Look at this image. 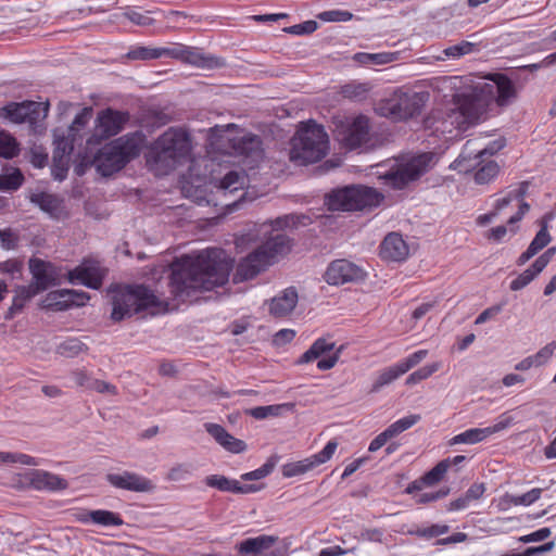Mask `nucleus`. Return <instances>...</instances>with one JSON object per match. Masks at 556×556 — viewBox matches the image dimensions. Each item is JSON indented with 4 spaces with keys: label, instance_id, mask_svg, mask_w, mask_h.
Here are the masks:
<instances>
[{
    "label": "nucleus",
    "instance_id": "obj_39",
    "mask_svg": "<svg viewBox=\"0 0 556 556\" xmlns=\"http://www.w3.org/2000/svg\"><path fill=\"white\" fill-rule=\"evenodd\" d=\"M24 182V176L18 168H8L0 175V190L1 191H15Z\"/></svg>",
    "mask_w": 556,
    "mask_h": 556
},
{
    "label": "nucleus",
    "instance_id": "obj_24",
    "mask_svg": "<svg viewBox=\"0 0 556 556\" xmlns=\"http://www.w3.org/2000/svg\"><path fill=\"white\" fill-rule=\"evenodd\" d=\"M409 249L403 237L397 232H390L380 244V256L392 262L404 261Z\"/></svg>",
    "mask_w": 556,
    "mask_h": 556
},
{
    "label": "nucleus",
    "instance_id": "obj_63",
    "mask_svg": "<svg viewBox=\"0 0 556 556\" xmlns=\"http://www.w3.org/2000/svg\"><path fill=\"white\" fill-rule=\"evenodd\" d=\"M338 447L336 440H330L327 445L318 454H315V465L324 464L328 462L334 454Z\"/></svg>",
    "mask_w": 556,
    "mask_h": 556
},
{
    "label": "nucleus",
    "instance_id": "obj_44",
    "mask_svg": "<svg viewBox=\"0 0 556 556\" xmlns=\"http://www.w3.org/2000/svg\"><path fill=\"white\" fill-rule=\"evenodd\" d=\"M479 50V45L464 40L457 45L447 47L444 50V54L450 59H458L460 56L478 52Z\"/></svg>",
    "mask_w": 556,
    "mask_h": 556
},
{
    "label": "nucleus",
    "instance_id": "obj_56",
    "mask_svg": "<svg viewBox=\"0 0 556 556\" xmlns=\"http://www.w3.org/2000/svg\"><path fill=\"white\" fill-rule=\"evenodd\" d=\"M316 17L323 22H348L353 18V14L344 10H328L317 14Z\"/></svg>",
    "mask_w": 556,
    "mask_h": 556
},
{
    "label": "nucleus",
    "instance_id": "obj_17",
    "mask_svg": "<svg viewBox=\"0 0 556 556\" xmlns=\"http://www.w3.org/2000/svg\"><path fill=\"white\" fill-rule=\"evenodd\" d=\"M104 270L96 260L86 258L73 270L68 271V281L83 285L90 289H99L102 285Z\"/></svg>",
    "mask_w": 556,
    "mask_h": 556
},
{
    "label": "nucleus",
    "instance_id": "obj_23",
    "mask_svg": "<svg viewBox=\"0 0 556 556\" xmlns=\"http://www.w3.org/2000/svg\"><path fill=\"white\" fill-rule=\"evenodd\" d=\"M528 187L529 184L527 181H522L519 184L517 188L510 190L509 192H507L506 195L496 200L494 204V210L497 214L501 211H503L506 206H508L513 201L520 202L518 212L508 219V225H514L520 222L523 218V216L529 212L530 205L523 201V198L528 191Z\"/></svg>",
    "mask_w": 556,
    "mask_h": 556
},
{
    "label": "nucleus",
    "instance_id": "obj_20",
    "mask_svg": "<svg viewBox=\"0 0 556 556\" xmlns=\"http://www.w3.org/2000/svg\"><path fill=\"white\" fill-rule=\"evenodd\" d=\"M345 345L337 346L336 342L328 338H318L315 340V366L319 370H328L334 367Z\"/></svg>",
    "mask_w": 556,
    "mask_h": 556
},
{
    "label": "nucleus",
    "instance_id": "obj_61",
    "mask_svg": "<svg viewBox=\"0 0 556 556\" xmlns=\"http://www.w3.org/2000/svg\"><path fill=\"white\" fill-rule=\"evenodd\" d=\"M505 144H506V142L504 139H496V140L490 142L484 149H481L478 151L472 150V155L477 156L478 159L479 157L488 159L489 156H492L495 153H497L500 150H502L505 147Z\"/></svg>",
    "mask_w": 556,
    "mask_h": 556
},
{
    "label": "nucleus",
    "instance_id": "obj_60",
    "mask_svg": "<svg viewBox=\"0 0 556 556\" xmlns=\"http://www.w3.org/2000/svg\"><path fill=\"white\" fill-rule=\"evenodd\" d=\"M90 117H91V110L90 109H84L81 112H79L75 116V118H74V121H73V123H72V125H71V127L68 129V131H70L68 136L70 137H75L76 136V131L83 129L88 124Z\"/></svg>",
    "mask_w": 556,
    "mask_h": 556
},
{
    "label": "nucleus",
    "instance_id": "obj_25",
    "mask_svg": "<svg viewBox=\"0 0 556 556\" xmlns=\"http://www.w3.org/2000/svg\"><path fill=\"white\" fill-rule=\"evenodd\" d=\"M206 432L226 451L240 454L247 450L244 441L231 435L223 426L213 422L204 425Z\"/></svg>",
    "mask_w": 556,
    "mask_h": 556
},
{
    "label": "nucleus",
    "instance_id": "obj_54",
    "mask_svg": "<svg viewBox=\"0 0 556 556\" xmlns=\"http://www.w3.org/2000/svg\"><path fill=\"white\" fill-rule=\"evenodd\" d=\"M287 405H267L256 406L249 410V414L255 419H265L269 416H278Z\"/></svg>",
    "mask_w": 556,
    "mask_h": 556
},
{
    "label": "nucleus",
    "instance_id": "obj_38",
    "mask_svg": "<svg viewBox=\"0 0 556 556\" xmlns=\"http://www.w3.org/2000/svg\"><path fill=\"white\" fill-rule=\"evenodd\" d=\"M38 293L40 292L31 285L17 287L15 289V295L13 298L12 305L10 307V313L15 314L21 312L25 304Z\"/></svg>",
    "mask_w": 556,
    "mask_h": 556
},
{
    "label": "nucleus",
    "instance_id": "obj_32",
    "mask_svg": "<svg viewBox=\"0 0 556 556\" xmlns=\"http://www.w3.org/2000/svg\"><path fill=\"white\" fill-rule=\"evenodd\" d=\"M486 488L484 483L471 484L465 494L450 503L448 510L457 511L466 509L472 502L480 500Z\"/></svg>",
    "mask_w": 556,
    "mask_h": 556
},
{
    "label": "nucleus",
    "instance_id": "obj_18",
    "mask_svg": "<svg viewBox=\"0 0 556 556\" xmlns=\"http://www.w3.org/2000/svg\"><path fill=\"white\" fill-rule=\"evenodd\" d=\"M276 536L263 534L245 539L237 547L239 553L251 556H283V549L276 546Z\"/></svg>",
    "mask_w": 556,
    "mask_h": 556
},
{
    "label": "nucleus",
    "instance_id": "obj_35",
    "mask_svg": "<svg viewBox=\"0 0 556 556\" xmlns=\"http://www.w3.org/2000/svg\"><path fill=\"white\" fill-rule=\"evenodd\" d=\"M372 86L370 83L352 81L341 88V94L343 98L362 102L369 96Z\"/></svg>",
    "mask_w": 556,
    "mask_h": 556
},
{
    "label": "nucleus",
    "instance_id": "obj_62",
    "mask_svg": "<svg viewBox=\"0 0 556 556\" xmlns=\"http://www.w3.org/2000/svg\"><path fill=\"white\" fill-rule=\"evenodd\" d=\"M74 140L75 137H72L71 140L68 138H58L55 140V152L53 159L55 160L56 155H59L60 159H62L63 155L70 154L74 149Z\"/></svg>",
    "mask_w": 556,
    "mask_h": 556
},
{
    "label": "nucleus",
    "instance_id": "obj_21",
    "mask_svg": "<svg viewBox=\"0 0 556 556\" xmlns=\"http://www.w3.org/2000/svg\"><path fill=\"white\" fill-rule=\"evenodd\" d=\"M106 481L116 489L131 492H152L155 489L150 479L131 471L109 473Z\"/></svg>",
    "mask_w": 556,
    "mask_h": 556
},
{
    "label": "nucleus",
    "instance_id": "obj_30",
    "mask_svg": "<svg viewBox=\"0 0 556 556\" xmlns=\"http://www.w3.org/2000/svg\"><path fill=\"white\" fill-rule=\"evenodd\" d=\"M204 482L210 488L235 494H248L258 491V488L254 485H242L238 480L229 479L223 475L207 476Z\"/></svg>",
    "mask_w": 556,
    "mask_h": 556
},
{
    "label": "nucleus",
    "instance_id": "obj_7",
    "mask_svg": "<svg viewBox=\"0 0 556 556\" xmlns=\"http://www.w3.org/2000/svg\"><path fill=\"white\" fill-rule=\"evenodd\" d=\"M163 302L147 287L123 286L113 291L111 318L121 321L149 308L160 307Z\"/></svg>",
    "mask_w": 556,
    "mask_h": 556
},
{
    "label": "nucleus",
    "instance_id": "obj_49",
    "mask_svg": "<svg viewBox=\"0 0 556 556\" xmlns=\"http://www.w3.org/2000/svg\"><path fill=\"white\" fill-rule=\"evenodd\" d=\"M313 466V462L308 458L303 460L291 462L282 466V475L286 478H291L305 473Z\"/></svg>",
    "mask_w": 556,
    "mask_h": 556
},
{
    "label": "nucleus",
    "instance_id": "obj_2",
    "mask_svg": "<svg viewBox=\"0 0 556 556\" xmlns=\"http://www.w3.org/2000/svg\"><path fill=\"white\" fill-rule=\"evenodd\" d=\"M232 269V260L222 249H206L195 255H184L172 268L169 291L175 300L186 301L195 291H210L224 286Z\"/></svg>",
    "mask_w": 556,
    "mask_h": 556
},
{
    "label": "nucleus",
    "instance_id": "obj_6",
    "mask_svg": "<svg viewBox=\"0 0 556 556\" xmlns=\"http://www.w3.org/2000/svg\"><path fill=\"white\" fill-rule=\"evenodd\" d=\"M434 153L425 152L396 161L389 167L378 164L376 174L386 186L401 190L430 170L434 165Z\"/></svg>",
    "mask_w": 556,
    "mask_h": 556
},
{
    "label": "nucleus",
    "instance_id": "obj_28",
    "mask_svg": "<svg viewBox=\"0 0 556 556\" xmlns=\"http://www.w3.org/2000/svg\"><path fill=\"white\" fill-rule=\"evenodd\" d=\"M296 302V290L292 287L287 288L280 294L270 300L269 313L276 318L286 317L294 309Z\"/></svg>",
    "mask_w": 556,
    "mask_h": 556
},
{
    "label": "nucleus",
    "instance_id": "obj_51",
    "mask_svg": "<svg viewBox=\"0 0 556 556\" xmlns=\"http://www.w3.org/2000/svg\"><path fill=\"white\" fill-rule=\"evenodd\" d=\"M439 369H440V363H433L430 365H426V366L417 369L413 374H410L406 379V384H408V386L416 384V383L420 382L421 380L429 378Z\"/></svg>",
    "mask_w": 556,
    "mask_h": 556
},
{
    "label": "nucleus",
    "instance_id": "obj_58",
    "mask_svg": "<svg viewBox=\"0 0 556 556\" xmlns=\"http://www.w3.org/2000/svg\"><path fill=\"white\" fill-rule=\"evenodd\" d=\"M192 473V469L189 465L179 464L169 469L166 475V479L169 481H185Z\"/></svg>",
    "mask_w": 556,
    "mask_h": 556
},
{
    "label": "nucleus",
    "instance_id": "obj_40",
    "mask_svg": "<svg viewBox=\"0 0 556 556\" xmlns=\"http://www.w3.org/2000/svg\"><path fill=\"white\" fill-rule=\"evenodd\" d=\"M420 420L419 415H408L391 424L384 431L388 439L391 440L407 429L412 428Z\"/></svg>",
    "mask_w": 556,
    "mask_h": 556
},
{
    "label": "nucleus",
    "instance_id": "obj_55",
    "mask_svg": "<svg viewBox=\"0 0 556 556\" xmlns=\"http://www.w3.org/2000/svg\"><path fill=\"white\" fill-rule=\"evenodd\" d=\"M543 490L540 488H534L530 490L529 492L521 494V495H511L510 496V503L515 506H529L536 502L542 494Z\"/></svg>",
    "mask_w": 556,
    "mask_h": 556
},
{
    "label": "nucleus",
    "instance_id": "obj_57",
    "mask_svg": "<svg viewBox=\"0 0 556 556\" xmlns=\"http://www.w3.org/2000/svg\"><path fill=\"white\" fill-rule=\"evenodd\" d=\"M85 349V344L78 339H68L62 342L59 346V351L62 355L73 357L78 355Z\"/></svg>",
    "mask_w": 556,
    "mask_h": 556
},
{
    "label": "nucleus",
    "instance_id": "obj_5",
    "mask_svg": "<svg viewBox=\"0 0 556 556\" xmlns=\"http://www.w3.org/2000/svg\"><path fill=\"white\" fill-rule=\"evenodd\" d=\"M290 248V241L286 235L277 233L270 237L238 264L233 282L238 283L253 279L273 265L279 256L288 253Z\"/></svg>",
    "mask_w": 556,
    "mask_h": 556
},
{
    "label": "nucleus",
    "instance_id": "obj_14",
    "mask_svg": "<svg viewBox=\"0 0 556 556\" xmlns=\"http://www.w3.org/2000/svg\"><path fill=\"white\" fill-rule=\"evenodd\" d=\"M341 135L343 144L350 150L367 144L370 140L369 118L365 115H358L346 119Z\"/></svg>",
    "mask_w": 556,
    "mask_h": 556
},
{
    "label": "nucleus",
    "instance_id": "obj_12",
    "mask_svg": "<svg viewBox=\"0 0 556 556\" xmlns=\"http://www.w3.org/2000/svg\"><path fill=\"white\" fill-rule=\"evenodd\" d=\"M160 51L161 58L175 59L201 68H212L218 64L217 59L205 54L202 49L179 42L160 47Z\"/></svg>",
    "mask_w": 556,
    "mask_h": 556
},
{
    "label": "nucleus",
    "instance_id": "obj_26",
    "mask_svg": "<svg viewBox=\"0 0 556 556\" xmlns=\"http://www.w3.org/2000/svg\"><path fill=\"white\" fill-rule=\"evenodd\" d=\"M39 104L33 101L11 102L0 109V116L10 119L13 123L21 124L35 119L34 114L37 112Z\"/></svg>",
    "mask_w": 556,
    "mask_h": 556
},
{
    "label": "nucleus",
    "instance_id": "obj_8",
    "mask_svg": "<svg viewBox=\"0 0 556 556\" xmlns=\"http://www.w3.org/2000/svg\"><path fill=\"white\" fill-rule=\"evenodd\" d=\"M383 199V194L372 187L352 185L326 194L325 205L330 211H364L379 206Z\"/></svg>",
    "mask_w": 556,
    "mask_h": 556
},
{
    "label": "nucleus",
    "instance_id": "obj_33",
    "mask_svg": "<svg viewBox=\"0 0 556 556\" xmlns=\"http://www.w3.org/2000/svg\"><path fill=\"white\" fill-rule=\"evenodd\" d=\"M247 182V177L242 172L230 170L227 173L216 185L217 191L226 195L243 189Z\"/></svg>",
    "mask_w": 556,
    "mask_h": 556
},
{
    "label": "nucleus",
    "instance_id": "obj_64",
    "mask_svg": "<svg viewBox=\"0 0 556 556\" xmlns=\"http://www.w3.org/2000/svg\"><path fill=\"white\" fill-rule=\"evenodd\" d=\"M23 263L20 260L12 258L0 263V271L11 276L20 275Z\"/></svg>",
    "mask_w": 556,
    "mask_h": 556
},
{
    "label": "nucleus",
    "instance_id": "obj_37",
    "mask_svg": "<svg viewBox=\"0 0 556 556\" xmlns=\"http://www.w3.org/2000/svg\"><path fill=\"white\" fill-rule=\"evenodd\" d=\"M30 199L33 203L53 217H56L61 211V201L53 194L40 192L33 194Z\"/></svg>",
    "mask_w": 556,
    "mask_h": 556
},
{
    "label": "nucleus",
    "instance_id": "obj_15",
    "mask_svg": "<svg viewBox=\"0 0 556 556\" xmlns=\"http://www.w3.org/2000/svg\"><path fill=\"white\" fill-rule=\"evenodd\" d=\"M365 276L364 269L356 264L348 260H336L327 267L325 280L329 285L339 286L361 281Z\"/></svg>",
    "mask_w": 556,
    "mask_h": 556
},
{
    "label": "nucleus",
    "instance_id": "obj_3",
    "mask_svg": "<svg viewBox=\"0 0 556 556\" xmlns=\"http://www.w3.org/2000/svg\"><path fill=\"white\" fill-rule=\"evenodd\" d=\"M191 149L188 131L170 127L152 143L147 163L156 175H167L189 156Z\"/></svg>",
    "mask_w": 556,
    "mask_h": 556
},
{
    "label": "nucleus",
    "instance_id": "obj_52",
    "mask_svg": "<svg viewBox=\"0 0 556 556\" xmlns=\"http://www.w3.org/2000/svg\"><path fill=\"white\" fill-rule=\"evenodd\" d=\"M276 465L275 458H269L260 468L241 475V479L244 481L261 480L267 477L274 470Z\"/></svg>",
    "mask_w": 556,
    "mask_h": 556
},
{
    "label": "nucleus",
    "instance_id": "obj_43",
    "mask_svg": "<svg viewBox=\"0 0 556 556\" xmlns=\"http://www.w3.org/2000/svg\"><path fill=\"white\" fill-rule=\"evenodd\" d=\"M329 151V137L324 127L315 123V163L321 160Z\"/></svg>",
    "mask_w": 556,
    "mask_h": 556
},
{
    "label": "nucleus",
    "instance_id": "obj_45",
    "mask_svg": "<svg viewBox=\"0 0 556 556\" xmlns=\"http://www.w3.org/2000/svg\"><path fill=\"white\" fill-rule=\"evenodd\" d=\"M0 464H21L25 466H38L39 462L27 454L0 452Z\"/></svg>",
    "mask_w": 556,
    "mask_h": 556
},
{
    "label": "nucleus",
    "instance_id": "obj_19",
    "mask_svg": "<svg viewBox=\"0 0 556 556\" xmlns=\"http://www.w3.org/2000/svg\"><path fill=\"white\" fill-rule=\"evenodd\" d=\"M89 299V295L83 291L56 290L47 294L43 300V307L52 311H65L71 306H83Z\"/></svg>",
    "mask_w": 556,
    "mask_h": 556
},
{
    "label": "nucleus",
    "instance_id": "obj_11",
    "mask_svg": "<svg viewBox=\"0 0 556 556\" xmlns=\"http://www.w3.org/2000/svg\"><path fill=\"white\" fill-rule=\"evenodd\" d=\"M129 119L127 112L106 109L98 114L94 132L87 140L88 144H100L101 141L121 132Z\"/></svg>",
    "mask_w": 556,
    "mask_h": 556
},
{
    "label": "nucleus",
    "instance_id": "obj_59",
    "mask_svg": "<svg viewBox=\"0 0 556 556\" xmlns=\"http://www.w3.org/2000/svg\"><path fill=\"white\" fill-rule=\"evenodd\" d=\"M555 547V542L551 541L540 546L528 547L522 553L506 554L503 556H544V554L552 552Z\"/></svg>",
    "mask_w": 556,
    "mask_h": 556
},
{
    "label": "nucleus",
    "instance_id": "obj_9",
    "mask_svg": "<svg viewBox=\"0 0 556 556\" xmlns=\"http://www.w3.org/2000/svg\"><path fill=\"white\" fill-rule=\"evenodd\" d=\"M427 91L396 90L391 97L381 101L376 111L379 115L395 122L408 121L420 115L429 101Z\"/></svg>",
    "mask_w": 556,
    "mask_h": 556
},
{
    "label": "nucleus",
    "instance_id": "obj_27",
    "mask_svg": "<svg viewBox=\"0 0 556 556\" xmlns=\"http://www.w3.org/2000/svg\"><path fill=\"white\" fill-rule=\"evenodd\" d=\"M30 485L38 491H61L67 488V481L58 475L45 470L28 473Z\"/></svg>",
    "mask_w": 556,
    "mask_h": 556
},
{
    "label": "nucleus",
    "instance_id": "obj_10",
    "mask_svg": "<svg viewBox=\"0 0 556 556\" xmlns=\"http://www.w3.org/2000/svg\"><path fill=\"white\" fill-rule=\"evenodd\" d=\"M451 167L460 173L475 170L473 180L478 185H485L492 181L500 172L498 164L489 159H481L472 155L470 141H467L458 157Z\"/></svg>",
    "mask_w": 556,
    "mask_h": 556
},
{
    "label": "nucleus",
    "instance_id": "obj_16",
    "mask_svg": "<svg viewBox=\"0 0 556 556\" xmlns=\"http://www.w3.org/2000/svg\"><path fill=\"white\" fill-rule=\"evenodd\" d=\"M514 418L507 414H502L497 421L490 427L485 428H470L453 437L450 441L451 445L455 444H476L486 438L501 432L511 426Z\"/></svg>",
    "mask_w": 556,
    "mask_h": 556
},
{
    "label": "nucleus",
    "instance_id": "obj_53",
    "mask_svg": "<svg viewBox=\"0 0 556 556\" xmlns=\"http://www.w3.org/2000/svg\"><path fill=\"white\" fill-rule=\"evenodd\" d=\"M427 355H428L427 350H418V351L412 353L410 355H408L407 357L401 359L396 364L399 365L400 370L403 374H406L408 370H410L412 368L417 366L424 358H426Z\"/></svg>",
    "mask_w": 556,
    "mask_h": 556
},
{
    "label": "nucleus",
    "instance_id": "obj_31",
    "mask_svg": "<svg viewBox=\"0 0 556 556\" xmlns=\"http://www.w3.org/2000/svg\"><path fill=\"white\" fill-rule=\"evenodd\" d=\"M261 144L262 142L257 136L248 134L238 139H235L232 148L239 155L257 157L262 152Z\"/></svg>",
    "mask_w": 556,
    "mask_h": 556
},
{
    "label": "nucleus",
    "instance_id": "obj_4",
    "mask_svg": "<svg viewBox=\"0 0 556 556\" xmlns=\"http://www.w3.org/2000/svg\"><path fill=\"white\" fill-rule=\"evenodd\" d=\"M143 140L140 132H132L106 143L93 159L97 170L102 176H111L121 170L140 154Z\"/></svg>",
    "mask_w": 556,
    "mask_h": 556
},
{
    "label": "nucleus",
    "instance_id": "obj_13",
    "mask_svg": "<svg viewBox=\"0 0 556 556\" xmlns=\"http://www.w3.org/2000/svg\"><path fill=\"white\" fill-rule=\"evenodd\" d=\"M290 160L296 165H306L313 162V119L301 123L291 139Z\"/></svg>",
    "mask_w": 556,
    "mask_h": 556
},
{
    "label": "nucleus",
    "instance_id": "obj_36",
    "mask_svg": "<svg viewBox=\"0 0 556 556\" xmlns=\"http://www.w3.org/2000/svg\"><path fill=\"white\" fill-rule=\"evenodd\" d=\"M90 517L92 525L104 528L121 527L124 525V520L118 513L106 509L92 510V515H90Z\"/></svg>",
    "mask_w": 556,
    "mask_h": 556
},
{
    "label": "nucleus",
    "instance_id": "obj_42",
    "mask_svg": "<svg viewBox=\"0 0 556 556\" xmlns=\"http://www.w3.org/2000/svg\"><path fill=\"white\" fill-rule=\"evenodd\" d=\"M404 375L401 370L397 364H394L386 369H383L375 380L371 387V392H378L381 388H383L387 384H390L394 380H396L399 377Z\"/></svg>",
    "mask_w": 556,
    "mask_h": 556
},
{
    "label": "nucleus",
    "instance_id": "obj_46",
    "mask_svg": "<svg viewBox=\"0 0 556 556\" xmlns=\"http://www.w3.org/2000/svg\"><path fill=\"white\" fill-rule=\"evenodd\" d=\"M18 144L9 132H0V156L12 159L18 153Z\"/></svg>",
    "mask_w": 556,
    "mask_h": 556
},
{
    "label": "nucleus",
    "instance_id": "obj_48",
    "mask_svg": "<svg viewBox=\"0 0 556 556\" xmlns=\"http://www.w3.org/2000/svg\"><path fill=\"white\" fill-rule=\"evenodd\" d=\"M447 472V462H439L431 470L426 472L421 478L426 483V486H432L439 483Z\"/></svg>",
    "mask_w": 556,
    "mask_h": 556
},
{
    "label": "nucleus",
    "instance_id": "obj_1",
    "mask_svg": "<svg viewBox=\"0 0 556 556\" xmlns=\"http://www.w3.org/2000/svg\"><path fill=\"white\" fill-rule=\"evenodd\" d=\"M454 91L448 112L433 110L424 119L425 129L440 136L452 134L454 129L465 131L485 122L492 105L506 108L518 97V87L513 78L504 73H490L480 79L475 77L452 76L445 79Z\"/></svg>",
    "mask_w": 556,
    "mask_h": 556
},
{
    "label": "nucleus",
    "instance_id": "obj_29",
    "mask_svg": "<svg viewBox=\"0 0 556 556\" xmlns=\"http://www.w3.org/2000/svg\"><path fill=\"white\" fill-rule=\"evenodd\" d=\"M552 241V237L548 232V226L546 217L541 220V228L536 232L533 240L530 242L529 247L525 252H522L516 261L518 266L525 265L529 260L535 256L541 250L548 245Z\"/></svg>",
    "mask_w": 556,
    "mask_h": 556
},
{
    "label": "nucleus",
    "instance_id": "obj_50",
    "mask_svg": "<svg viewBox=\"0 0 556 556\" xmlns=\"http://www.w3.org/2000/svg\"><path fill=\"white\" fill-rule=\"evenodd\" d=\"M160 47H136L128 52L131 60H155L161 59Z\"/></svg>",
    "mask_w": 556,
    "mask_h": 556
},
{
    "label": "nucleus",
    "instance_id": "obj_41",
    "mask_svg": "<svg viewBox=\"0 0 556 556\" xmlns=\"http://www.w3.org/2000/svg\"><path fill=\"white\" fill-rule=\"evenodd\" d=\"M543 270H539L533 263L529 268L519 274L514 280L510 281L509 289L511 291H519L530 285Z\"/></svg>",
    "mask_w": 556,
    "mask_h": 556
},
{
    "label": "nucleus",
    "instance_id": "obj_47",
    "mask_svg": "<svg viewBox=\"0 0 556 556\" xmlns=\"http://www.w3.org/2000/svg\"><path fill=\"white\" fill-rule=\"evenodd\" d=\"M450 527L447 525H430L427 527H417L410 530L409 533L422 539H433L447 533Z\"/></svg>",
    "mask_w": 556,
    "mask_h": 556
},
{
    "label": "nucleus",
    "instance_id": "obj_22",
    "mask_svg": "<svg viewBox=\"0 0 556 556\" xmlns=\"http://www.w3.org/2000/svg\"><path fill=\"white\" fill-rule=\"evenodd\" d=\"M29 271L33 276L30 285L39 292H43L58 283L56 269L50 262L33 257L29 260Z\"/></svg>",
    "mask_w": 556,
    "mask_h": 556
},
{
    "label": "nucleus",
    "instance_id": "obj_34",
    "mask_svg": "<svg viewBox=\"0 0 556 556\" xmlns=\"http://www.w3.org/2000/svg\"><path fill=\"white\" fill-rule=\"evenodd\" d=\"M397 59L396 52H378V53H367V52H357L353 55V60L363 66H372V65H384L389 64Z\"/></svg>",
    "mask_w": 556,
    "mask_h": 556
}]
</instances>
